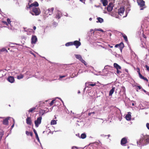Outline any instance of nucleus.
Wrapping results in <instances>:
<instances>
[{
	"label": "nucleus",
	"mask_w": 149,
	"mask_h": 149,
	"mask_svg": "<svg viewBox=\"0 0 149 149\" xmlns=\"http://www.w3.org/2000/svg\"><path fill=\"white\" fill-rule=\"evenodd\" d=\"M139 77L141 79H142L144 80H146L147 82L148 81V79L146 77L143 76L141 74L139 76Z\"/></svg>",
	"instance_id": "b1692460"
},
{
	"label": "nucleus",
	"mask_w": 149,
	"mask_h": 149,
	"mask_svg": "<svg viewBox=\"0 0 149 149\" xmlns=\"http://www.w3.org/2000/svg\"><path fill=\"white\" fill-rule=\"evenodd\" d=\"M7 22L8 23V24H10V25L11 21H10V19H9V18H8L7 19Z\"/></svg>",
	"instance_id": "ea45409f"
},
{
	"label": "nucleus",
	"mask_w": 149,
	"mask_h": 149,
	"mask_svg": "<svg viewBox=\"0 0 149 149\" xmlns=\"http://www.w3.org/2000/svg\"><path fill=\"white\" fill-rule=\"evenodd\" d=\"M80 93V91H79L78 93Z\"/></svg>",
	"instance_id": "69168bd1"
},
{
	"label": "nucleus",
	"mask_w": 149,
	"mask_h": 149,
	"mask_svg": "<svg viewBox=\"0 0 149 149\" xmlns=\"http://www.w3.org/2000/svg\"><path fill=\"white\" fill-rule=\"evenodd\" d=\"M23 77H24L23 75L22 74H21L17 76V79H20L23 78Z\"/></svg>",
	"instance_id": "c756f323"
},
{
	"label": "nucleus",
	"mask_w": 149,
	"mask_h": 149,
	"mask_svg": "<svg viewBox=\"0 0 149 149\" xmlns=\"http://www.w3.org/2000/svg\"><path fill=\"white\" fill-rule=\"evenodd\" d=\"M119 46V44H116L115 45V47H118Z\"/></svg>",
	"instance_id": "a18cd8bd"
},
{
	"label": "nucleus",
	"mask_w": 149,
	"mask_h": 149,
	"mask_svg": "<svg viewBox=\"0 0 149 149\" xmlns=\"http://www.w3.org/2000/svg\"><path fill=\"white\" fill-rule=\"evenodd\" d=\"M109 35L110 36H111V33H109Z\"/></svg>",
	"instance_id": "052dcab7"
},
{
	"label": "nucleus",
	"mask_w": 149,
	"mask_h": 149,
	"mask_svg": "<svg viewBox=\"0 0 149 149\" xmlns=\"http://www.w3.org/2000/svg\"><path fill=\"white\" fill-rule=\"evenodd\" d=\"M137 72L138 73L139 76L141 74L140 72V69L139 68H137Z\"/></svg>",
	"instance_id": "e433bc0d"
},
{
	"label": "nucleus",
	"mask_w": 149,
	"mask_h": 149,
	"mask_svg": "<svg viewBox=\"0 0 149 149\" xmlns=\"http://www.w3.org/2000/svg\"><path fill=\"white\" fill-rule=\"evenodd\" d=\"M113 66L117 69L116 72L117 74H118L121 73V72L119 70H121V67L119 65L116 63H114L113 64Z\"/></svg>",
	"instance_id": "39448f33"
},
{
	"label": "nucleus",
	"mask_w": 149,
	"mask_h": 149,
	"mask_svg": "<svg viewBox=\"0 0 149 149\" xmlns=\"http://www.w3.org/2000/svg\"><path fill=\"white\" fill-rule=\"evenodd\" d=\"M115 89V87H113L110 90L109 92V96H112V95L113 94V93L114 92Z\"/></svg>",
	"instance_id": "a211bd4d"
},
{
	"label": "nucleus",
	"mask_w": 149,
	"mask_h": 149,
	"mask_svg": "<svg viewBox=\"0 0 149 149\" xmlns=\"http://www.w3.org/2000/svg\"><path fill=\"white\" fill-rule=\"evenodd\" d=\"M107 136H108V137H110V134H109L107 135Z\"/></svg>",
	"instance_id": "bf43d9fd"
},
{
	"label": "nucleus",
	"mask_w": 149,
	"mask_h": 149,
	"mask_svg": "<svg viewBox=\"0 0 149 149\" xmlns=\"http://www.w3.org/2000/svg\"><path fill=\"white\" fill-rule=\"evenodd\" d=\"M123 37L124 38L126 42L128 41V39L127 36L124 34H122Z\"/></svg>",
	"instance_id": "cd10ccee"
},
{
	"label": "nucleus",
	"mask_w": 149,
	"mask_h": 149,
	"mask_svg": "<svg viewBox=\"0 0 149 149\" xmlns=\"http://www.w3.org/2000/svg\"><path fill=\"white\" fill-rule=\"evenodd\" d=\"M2 23H3L4 24L6 25H8V23L7 22L5 21H2Z\"/></svg>",
	"instance_id": "a19ab883"
},
{
	"label": "nucleus",
	"mask_w": 149,
	"mask_h": 149,
	"mask_svg": "<svg viewBox=\"0 0 149 149\" xmlns=\"http://www.w3.org/2000/svg\"><path fill=\"white\" fill-rule=\"evenodd\" d=\"M144 92H145V93H146V91L145 90H144Z\"/></svg>",
	"instance_id": "0e129e2a"
},
{
	"label": "nucleus",
	"mask_w": 149,
	"mask_h": 149,
	"mask_svg": "<svg viewBox=\"0 0 149 149\" xmlns=\"http://www.w3.org/2000/svg\"><path fill=\"white\" fill-rule=\"evenodd\" d=\"M95 30L100 31L102 32H104V31L102 29H95Z\"/></svg>",
	"instance_id": "4c0bfd02"
},
{
	"label": "nucleus",
	"mask_w": 149,
	"mask_h": 149,
	"mask_svg": "<svg viewBox=\"0 0 149 149\" xmlns=\"http://www.w3.org/2000/svg\"><path fill=\"white\" fill-rule=\"evenodd\" d=\"M65 77V76H60V78H63V77Z\"/></svg>",
	"instance_id": "49530a36"
},
{
	"label": "nucleus",
	"mask_w": 149,
	"mask_h": 149,
	"mask_svg": "<svg viewBox=\"0 0 149 149\" xmlns=\"http://www.w3.org/2000/svg\"><path fill=\"white\" fill-rule=\"evenodd\" d=\"M73 45L76 46V48H77L81 45V43L79 41L76 40L73 42Z\"/></svg>",
	"instance_id": "9d476101"
},
{
	"label": "nucleus",
	"mask_w": 149,
	"mask_h": 149,
	"mask_svg": "<svg viewBox=\"0 0 149 149\" xmlns=\"http://www.w3.org/2000/svg\"><path fill=\"white\" fill-rule=\"evenodd\" d=\"M80 61H81V62L82 63H84L85 65H86V63L85 62V61L82 58Z\"/></svg>",
	"instance_id": "f704fd0d"
},
{
	"label": "nucleus",
	"mask_w": 149,
	"mask_h": 149,
	"mask_svg": "<svg viewBox=\"0 0 149 149\" xmlns=\"http://www.w3.org/2000/svg\"><path fill=\"white\" fill-rule=\"evenodd\" d=\"M113 4L112 3H110L109 5L107 6V10L109 12H110L112 11L113 8V6H112Z\"/></svg>",
	"instance_id": "9b49d317"
},
{
	"label": "nucleus",
	"mask_w": 149,
	"mask_h": 149,
	"mask_svg": "<svg viewBox=\"0 0 149 149\" xmlns=\"http://www.w3.org/2000/svg\"><path fill=\"white\" fill-rule=\"evenodd\" d=\"M145 67L146 68V70L148 71H149V67L147 65H146Z\"/></svg>",
	"instance_id": "79ce46f5"
},
{
	"label": "nucleus",
	"mask_w": 149,
	"mask_h": 149,
	"mask_svg": "<svg viewBox=\"0 0 149 149\" xmlns=\"http://www.w3.org/2000/svg\"><path fill=\"white\" fill-rule=\"evenodd\" d=\"M144 139L143 138H140L139 140L137 141V145H141L142 143L143 140Z\"/></svg>",
	"instance_id": "f3484780"
},
{
	"label": "nucleus",
	"mask_w": 149,
	"mask_h": 149,
	"mask_svg": "<svg viewBox=\"0 0 149 149\" xmlns=\"http://www.w3.org/2000/svg\"><path fill=\"white\" fill-rule=\"evenodd\" d=\"M91 83H92V82H89L88 83H86V84H88V86H87L88 87L89 86H94L96 85V83H94V84H91Z\"/></svg>",
	"instance_id": "dca6fc26"
},
{
	"label": "nucleus",
	"mask_w": 149,
	"mask_h": 149,
	"mask_svg": "<svg viewBox=\"0 0 149 149\" xmlns=\"http://www.w3.org/2000/svg\"><path fill=\"white\" fill-rule=\"evenodd\" d=\"M31 54H33V55H34V54H33V53L31 52Z\"/></svg>",
	"instance_id": "680f3d73"
},
{
	"label": "nucleus",
	"mask_w": 149,
	"mask_h": 149,
	"mask_svg": "<svg viewBox=\"0 0 149 149\" xmlns=\"http://www.w3.org/2000/svg\"><path fill=\"white\" fill-rule=\"evenodd\" d=\"M125 10L124 7H121L118 10V13L119 15L121 16L123 14Z\"/></svg>",
	"instance_id": "6e6552de"
},
{
	"label": "nucleus",
	"mask_w": 149,
	"mask_h": 149,
	"mask_svg": "<svg viewBox=\"0 0 149 149\" xmlns=\"http://www.w3.org/2000/svg\"><path fill=\"white\" fill-rule=\"evenodd\" d=\"M33 29H34V30H35L36 29V27L35 26H34L33 27Z\"/></svg>",
	"instance_id": "603ef678"
},
{
	"label": "nucleus",
	"mask_w": 149,
	"mask_h": 149,
	"mask_svg": "<svg viewBox=\"0 0 149 149\" xmlns=\"http://www.w3.org/2000/svg\"><path fill=\"white\" fill-rule=\"evenodd\" d=\"M7 80L10 83H13L15 81L14 78L13 76H9L7 79Z\"/></svg>",
	"instance_id": "4468645a"
},
{
	"label": "nucleus",
	"mask_w": 149,
	"mask_h": 149,
	"mask_svg": "<svg viewBox=\"0 0 149 149\" xmlns=\"http://www.w3.org/2000/svg\"><path fill=\"white\" fill-rule=\"evenodd\" d=\"M143 139H145V140L147 143H149V137L148 136H144Z\"/></svg>",
	"instance_id": "5701e85b"
},
{
	"label": "nucleus",
	"mask_w": 149,
	"mask_h": 149,
	"mask_svg": "<svg viewBox=\"0 0 149 149\" xmlns=\"http://www.w3.org/2000/svg\"><path fill=\"white\" fill-rule=\"evenodd\" d=\"M101 0V1H102L103 0Z\"/></svg>",
	"instance_id": "774afa93"
},
{
	"label": "nucleus",
	"mask_w": 149,
	"mask_h": 149,
	"mask_svg": "<svg viewBox=\"0 0 149 149\" xmlns=\"http://www.w3.org/2000/svg\"><path fill=\"white\" fill-rule=\"evenodd\" d=\"M28 5L29 6H26V9L28 8L30 9L31 7H38L39 6V4L37 1H35L34 3L31 4L30 5H29V3Z\"/></svg>",
	"instance_id": "7ed1b4c3"
},
{
	"label": "nucleus",
	"mask_w": 149,
	"mask_h": 149,
	"mask_svg": "<svg viewBox=\"0 0 149 149\" xmlns=\"http://www.w3.org/2000/svg\"><path fill=\"white\" fill-rule=\"evenodd\" d=\"M80 1L82 2H84V0H79Z\"/></svg>",
	"instance_id": "5fc2aeb1"
},
{
	"label": "nucleus",
	"mask_w": 149,
	"mask_h": 149,
	"mask_svg": "<svg viewBox=\"0 0 149 149\" xmlns=\"http://www.w3.org/2000/svg\"><path fill=\"white\" fill-rule=\"evenodd\" d=\"M55 101V100H53L51 102L49 103V104L50 106H52L54 103V102Z\"/></svg>",
	"instance_id": "58836bf2"
},
{
	"label": "nucleus",
	"mask_w": 149,
	"mask_h": 149,
	"mask_svg": "<svg viewBox=\"0 0 149 149\" xmlns=\"http://www.w3.org/2000/svg\"><path fill=\"white\" fill-rule=\"evenodd\" d=\"M76 58L79 59L80 61L82 58L81 56L80 55L77 54L75 55Z\"/></svg>",
	"instance_id": "a878e982"
},
{
	"label": "nucleus",
	"mask_w": 149,
	"mask_h": 149,
	"mask_svg": "<svg viewBox=\"0 0 149 149\" xmlns=\"http://www.w3.org/2000/svg\"><path fill=\"white\" fill-rule=\"evenodd\" d=\"M42 119V117L40 116L37 118V120L35 121V126L36 127H38L39 126V125L41 123Z\"/></svg>",
	"instance_id": "20e7f679"
},
{
	"label": "nucleus",
	"mask_w": 149,
	"mask_h": 149,
	"mask_svg": "<svg viewBox=\"0 0 149 149\" xmlns=\"http://www.w3.org/2000/svg\"><path fill=\"white\" fill-rule=\"evenodd\" d=\"M127 143V138L126 137H124L121 140L120 144L122 146H125V144Z\"/></svg>",
	"instance_id": "423d86ee"
},
{
	"label": "nucleus",
	"mask_w": 149,
	"mask_h": 149,
	"mask_svg": "<svg viewBox=\"0 0 149 149\" xmlns=\"http://www.w3.org/2000/svg\"><path fill=\"white\" fill-rule=\"evenodd\" d=\"M138 87L139 88V89H141V87L140 86H138Z\"/></svg>",
	"instance_id": "864d4df0"
},
{
	"label": "nucleus",
	"mask_w": 149,
	"mask_h": 149,
	"mask_svg": "<svg viewBox=\"0 0 149 149\" xmlns=\"http://www.w3.org/2000/svg\"><path fill=\"white\" fill-rule=\"evenodd\" d=\"M76 148V149H77L78 148L77 147L75 146H74L72 147V148Z\"/></svg>",
	"instance_id": "09e8293b"
},
{
	"label": "nucleus",
	"mask_w": 149,
	"mask_h": 149,
	"mask_svg": "<svg viewBox=\"0 0 149 149\" xmlns=\"http://www.w3.org/2000/svg\"><path fill=\"white\" fill-rule=\"evenodd\" d=\"M3 132H0V141H1L2 139V137L3 135Z\"/></svg>",
	"instance_id": "473e14b6"
},
{
	"label": "nucleus",
	"mask_w": 149,
	"mask_h": 149,
	"mask_svg": "<svg viewBox=\"0 0 149 149\" xmlns=\"http://www.w3.org/2000/svg\"><path fill=\"white\" fill-rule=\"evenodd\" d=\"M56 18L57 19H59L60 18V16L59 13H58L56 16Z\"/></svg>",
	"instance_id": "72a5a7b5"
},
{
	"label": "nucleus",
	"mask_w": 149,
	"mask_h": 149,
	"mask_svg": "<svg viewBox=\"0 0 149 149\" xmlns=\"http://www.w3.org/2000/svg\"><path fill=\"white\" fill-rule=\"evenodd\" d=\"M56 124V121L55 120H51V125H55Z\"/></svg>",
	"instance_id": "7c9ffc66"
},
{
	"label": "nucleus",
	"mask_w": 149,
	"mask_h": 149,
	"mask_svg": "<svg viewBox=\"0 0 149 149\" xmlns=\"http://www.w3.org/2000/svg\"><path fill=\"white\" fill-rule=\"evenodd\" d=\"M143 37L144 38H146V36L144 35L143 36Z\"/></svg>",
	"instance_id": "13d9d810"
},
{
	"label": "nucleus",
	"mask_w": 149,
	"mask_h": 149,
	"mask_svg": "<svg viewBox=\"0 0 149 149\" xmlns=\"http://www.w3.org/2000/svg\"><path fill=\"white\" fill-rule=\"evenodd\" d=\"M146 126L147 128L149 130V123H147L146 124Z\"/></svg>",
	"instance_id": "c03bdc74"
},
{
	"label": "nucleus",
	"mask_w": 149,
	"mask_h": 149,
	"mask_svg": "<svg viewBox=\"0 0 149 149\" xmlns=\"http://www.w3.org/2000/svg\"><path fill=\"white\" fill-rule=\"evenodd\" d=\"M54 9V8H49L46 11V13L47 15H51L53 13V10Z\"/></svg>",
	"instance_id": "0eeeda50"
},
{
	"label": "nucleus",
	"mask_w": 149,
	"mask_h": 149,
	"mask_svg": "<svg viewBox=\"0 0 149 149\" xmlns=\"http://www.w3.org/2000/svg\"><path fill=\"white\" fill-rule=\"evenodd\" d=\"M73 45V42H69L66 43L65 44V45L66 46H71Z\"/></svg>",
	"instance_id": "393cba45"
},
{
	"label": "nucleus",
	"mask_w": 149,
	"mask_h": 149,
	"mask_svg": "<svg viewBox=\"0 0 149 149\" xmlns=\"http://www.w3.org/2000/svg\"><path fill=\"white\" fill-rule=\"evenodd\" d=\"M132 106H134V103H132Z\"/></svg>",
	"instance_id": "e2e57ef3"
},
{
	"label": "nucleus",
	"mask_w": 149,
	"mask_h": 149,
	"mask_svg": "<svg viewBox=\"0 0 149 149\" xmlns=\"http://www.w3.org/2000/svg\"><path fill=\"white\" fill-rule=\"evenodd\" d=\"M36 109V107H33L31 108H30L28 111V112L29 113H33L35 111V110Z\"/></svg>",
	"instance_id": "6ab92c4d"
},
{
	"label": "nucleus",
	"mask_w": 149,
	"mask_h": 149,
	"mask_svg": "<svg viewBox=\"0 0 149 149\" xmlns=\"http://www.w3.org/2000/svg\"><path fill=\"white\" fill-rule=\"evenodd\" d=\"M6 52V53H7L8 52V51H7V50L4 48H2L0 50V52Z\"/></svg>",
	"instance_id": "2f4dec72"
},
{
	"label": "nucleus",
	"mask_w": 149,
	"mask_h": 149,
	"mask_svg": "<svg viewBox=\"0 0 149 149\" xmlns=\"http://www.w3.org/2000/svg\"><path fill=\"white\" fill-rule=\"evenodd\" d=\"M112 47H112V46H110V47H111V48H112Z\"/></svg>",
	"instance_id": "338daca9"
},
{
	"label": "nucleus",
	"mask_w": 149,
	"mask_h": 149,
	"mask_svg": "<svg viewBox=\"0 0 149 149\" xmlns=\"http://www.w3.org/2000/svg\"><path fill=\"white\" fill-rule=\"evenodd\" d=\"M29 13L33 15L37 16L40 14V11L39 8L33 7L32 8V10L30 11Z\"/></svg>",
	"instance_id": "f257e3e1"
},
{
	"label": "nucleus",
	"mask_w": 149,
	"mask_h": 149,
	"mask_svg": "<svg viewBox=\"0 0 149 149\" xmlns=\"http://www.w3.org/2000/svg\"><path fill=\"white\" fill-rule=\"evenodd\" d=\"M86 137V135L85 133H82L81 136V138L82 139H85Z\"/></svg>",
	"instance_id": "bb28decb"
},
{
	"label": "nucleus",
	"mask_w": 149,
	"mask_h": 149,
	"mask_svg": "<svg viewBox=\"0 0 149 149\" xmlns=\"http://www.w3.org/2000/svg\"><path fill=\"white\" fill-rule=\"evenodd\" d=\"M26 134L27 135H30L31 136H33V133L32 132H29L28 131H26Z\"/></svg>",
	"instance_id": "c85d7f7f"
},
{
	"label": "nucleus",
	"mask_w": 149,
	"mask_h": 149,
	"mask_svg": "<svg viewBox=\"0 0 149 149\" xmlns=\"http://www.w3.org/2000/svg\"><path fill=\"white\" fill-rule=\"evenodd\" d=\"M137 3L138 5L141 8V10H143L146 7L145 4V1L143 0H138L137 1Z\"/></svg>",
	"instance_id": "f03ea898"
},
{
	"label": "nucleus",
	"mask_w": 149,
	"mask_h": 149,
	"mask_svg": "<svg viewBox=\"0 0 149 149\" xmlns=\"http://www.w3.org/2000/svg\"><path fill=\"white\" fill-rule=\"evenodd\" d=\"M13 122H14V123H13V125H12V126L11 127V128L12 129L13 127H14V126L15 120L13 119Z\"/></svg>",
	"instance_id": "37998d69"
},
{
	"label": "nucleus",
	"mask_w": 149,
	"mask_h": 149,
	"mask_svg": "<svg viewBox=\"0 0 149 149\" xmlns=\"http://www.w3.org/2000/svg\"><path fill=\"white\" fill-rule=\"evenodd\" d=\"M10 118L8 117L4 119L3 121V124L5 125H8V120Z\"/></svg>",
	"instance_id": "f8f14e48"
},
{
	"label": "nucleus",
	"mask_w": 149,
	"mask_h": 149,
	"mask_svg": "<svg viewBox=\"0 0 149 149\" xmlns=\"http://www.w3.org/2000/svg\"><path fill=\"white\" fill-rule=\"evenodd\" d=\"M125 70L127 72V73H128V70L127 69H125Z\"/></svg>",
	"instance_id": "de8ad7c7"
},
{
	"label": "nucleus",
	"mask_w": 149,
	"mask_h": 149,
	"mask_svg": "<svg viewBox=\"0 0 149 149\" xmlns=\"http://www.w3.org/2000/svg\"><path fill=\"white\" fill-rule=\"evenodd\" d=\"M101 2L102 3L103 6H106L107 5L108 2L107 0H103Z\"/></svg>",
	"instance_id": "412c9836"
},
{
	"label": "nucleus",
	"mask_w": 149,
	"mask_h": 149,
	"mask_svg": "<svg viewBox=\"0 0 149 149\" xmlns=\"http://www.w3.org/2000/svg\"><path fill=\"white\" fill-rule=\"evenodd\" d=\"M33 131L35 134V135H36V137H37V138H38V134H37V133L36 132V130L35 129H33Z\"/></svg>",
	"instance_id": "c9c22d12"
},
{
	"label": "nucleus",
	"mask_w": 149,
	"mask_h": 149,
	"mask_svg": "<svg viewBox=\"0 0 149 149\" xmlns=\"http://www.w3.org/2000/svg\"><path fill=\"white\" fill-rule=\"evenodd\" d=\"M37 41V38L35 36H32L31 39V44H35Z\"/></svg>",
	"instance_id": "1a4fd4ad"
},
{
	"label": "nucleus",
	"mask_w": 149,
	"mask_h": 149,
	"mask_svg": "<svg viewBox=\"0 0 149 149\" xmlns=\"http://www.w3.org/2000/svg\"><path fill=\"white\" fill-rule=\"evenodd\" d=\"M89 20L91 21L92 20V18H90L89 19Z\"/></svg>",
	"instance_id": "4d7b16f0"
},
{
	"label": "nucleus",
	"mask_w": 149,
	"mask_h": 149,
	"mask_svg": "<svg viewBox=\"0 0 149 149\" xmlns=\"http://www.w3.org/2000/svg\"><path fill=\"white\" fill-rule=\"evenodd\" d=\"M36 139L38 141H39V138L38 136V138L37 137H36Z\"/></svg>",
	"instance_id": "8fccbe9b"
},
{
	"label": "nucleus",
	"mask_w": 149,
	"mask_h": 149,
	"mask_svg": "<svg viewBox=\"0 0 149 149\" xmlns=\"http://www.w3.org/2000/svg\"><path fill=\"white\" fill-rule=\"evenodd\" d=\"M120 48V51L122 52L123 49L124 47V44L123 42H121L119 44V46H118Z\"/></svg>",
	"instance_id": "2eb2a0df"
},
{
	"label": "nucleus",
	"mask_w": 149,
	"mask_h": 149,
	"mask_svg": "<svg viewBox=\"0 0 149 149\" xmlns=\"http://www.w3.org/2000/svg\"><path fill=\"white\" fill-rule=\"evenodd\" d=\"M91 112H90V113H88V115L89 116H90L91 115Z\"/></svg>",
	"instance_id": "3c124183"
},
{
	"label": "nucleus",
	"mask_w": 149,
	"mask_h": 149,
	"mask_svg": "<svg viewBox=\"0 0 149 149\" xmlns=\"http://www.w3.org/2000/svg\"><path fill=\"white\" fill-rule=\"evenodd\" d=\"M26 123L28 125H31L32 124L31 118L30 117H27L26 120Z\"/></svg>",
	"instance_id": "ddd939ff"
},
{
	"label": "nucleus",
	"mask_w": 149,
	"mask_h": 149,
	"mask_svg": "<svg viewBox=\"0 0 149 149\" xmlns=\"http://www.w3.org/2000/svg\"><path fill=\"white\" fill-rule=\"evenodd\" d=\"M97 19L98 20L96 22H100V23H102L103 22V19L100 17H98L97 18Z\"/></svg>",
	"instance_id": "aec40b11"
},
{
	"label": "nucleus",
	"mask_w": 149,
	"mask_h": 149,
	"mask_svg": "<svg viewBox=\"0 0 149 149\" xmlns=\"http://www.w3.org/2000/svg\"><path fill=\"white\" fill-rule=\"evenodd\" d=\"M91 114H95V112H91Z\"/></svg>",
	"instance_id": "6e6d98bb"
},
{
	"label": "nucleus",
	"mask_w": 149,
	"mask_h": 149,
	"mask_svg": "<svg viewBox=\"0 0 149 149\" xmlns=\"http://www.w3.org/2000/svg\"><path fill=\"white\" fill-rule=\"evenodd\" d=\"M125 118L127 120H130L131 118V115L129 114H127L125 116Z\"/></svg>",
	"instance_id": "4be33fe9"
}]
</instances>
